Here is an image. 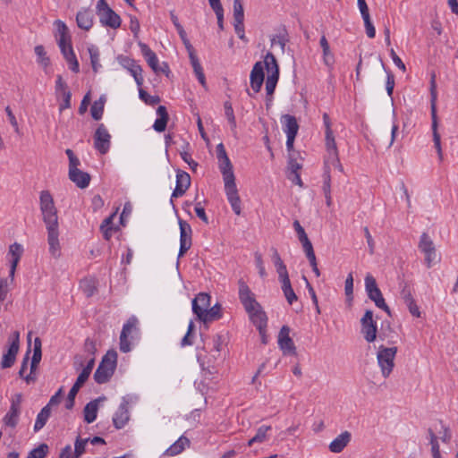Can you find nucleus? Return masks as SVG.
<instances>
[{"label":"nucleus","mask_w":458,"mask_h":458,"mask_svg":"<svg viewBox=\"0 0 458 458\" xmlns=\"http://www.w3.org/2000/svg\"><path fill=\"white\" fill-rule=\"evenodd\" d=\"M39 208L43 222L45 223L47 231V243L49 245V252L55 259H57L61 254L58 230V215L53 196L49 191H42L40 192Z\"/></svg>","instance_id":"1"},{"label":"nucleus","mask_w":458,"mask_h":458,"mask_svg":"<svg viewBox=\"0 0 458 458\" xmlns=\"http://www.w3.org/2000/svg\"><path fill=\"white\" fill-rule=\"evenodd\" d=\"M219 168L225 182V191L232 209L236 215H241V199L235 183V176L233 170V165L228 157L218 160Z\"/></svg>","instance_id":"2"},{"label":"nucleus","mask_w":458,"mask_h":458,"mask_svg":"<svg viewBox=\"0 0 458 458\" xmlns=\"http://www.w3.org/2000/svg\"><path fill=\"white\" fill-rule=\"evenodd\" d=\"M429 445L431 446L432 458H441L442 454H447L445 451H440L438 440L444 444H449L452 438L451 429L442 421L436 423L434 428L428 429Z\"/></svg>","instance_id":"3"},{"label":"nucleus","mask_w":458,"mask_h":458,"mask_svg":"<svg viewBox=\"0 0 458 458\" xmlns=\"http://www.w3.org/2000/svg\"><path fill=\"white\" fill-rule=\"evenodd\" d=\"M117 364V352L109 350L102 358L100 364L94 373V379L98 384H105L114 375Z\"/></svg>","instance_id":"4"},{"label":"nucleus","mask_w":458,"mask_h":458,"mask_svg":"<svg viewBox=\"0 0 458 458\" xmlns=\"http://www.w3.org/2000/svg\"><path fill=\"white\" fill-rule=\"evenodd\" d=\"M242 304L259 334H263L265 327H267V318L260 304L256 301L255 295L247 299Z\"/></svg>","instance_id":"5"},{"label":"nucleus","mask_w":458,"mask_h":458,"mask_svg":"<svg viewBox=\"0 0 458 458\" xmlns=\"http://www.w3.org/2000/svg\"><path fill=\"white\" fill-rule=\"evenodd\" d=\"M437 85H436V75L432 74L431 80H430V111H431V119H432V132H433V141L435 148L437 151L439 159L442 160L443 154H442V148H441V139L440 134L437 131L438 127V122H437Z\"/></svg>","instance_id":"6"},{"label":"nucleus","mask_w":458,"mask_h":458,"mask_svg":"<svg viewBox=\"0 0 458 458\" xmlns=\"http://www.w3.org/2000/svg\"><path fill=\"white\" fill-rule=\"evenodd\" d=\"M397 347L380 345L377 352V360L384 378H387L394 368Z\"/></svg>","instance_id":"7"},{"label":"nucleus","mask_w":458,"mask_h":458,"mask_svg":"<svg viewBox=\"0 0 458 458\" xmlns=\"http://www.w3.org/2000/svg\"><path fill=\"white\" fill-rule=\"evenodd\" d=\"M264 64L267 72L266 80V91L267 96H272L279 79V67L275 55L268 52L264 57Z\"/></svg>","instance_id":"8"},{"label":"nucleus","mask_w":458,"mask_h":458,"mask_svg":"<svg viewBox=\"0 0 458 458\" xmlns=\"http://www.w3.org/2000/svg\"><path fill=\"white\" fill-rule=\"evenodd\" d=\"M97 13L100 22L106 27L117 29L121 26L120 16L108 5L106 0H98Z\"/></svg>","instance_id":"9"},{"label":"nucleus","mask_w":458,"mask_h":458,"mask_svg":"<svg viewBox=\"0 0 458 458\" xmlns=\"http://www.w3.org/2000/svg\"><path fill=\"white\" fill-rule=\"evenodd\" d=\"M9 347L5 353H4L1 367L3 369L11 368L16 360V355L19 352L20 348V333L19 331H14L12 336L8 340Z\"/></svg>","instance_id":"10"},{"label":"nucleus","mask_w":458,"mask_h":458,"mask_svg":"<svg viewBox=\"0 0 458 458\" xmlns=\"http://www.w3.org/2000/svg\"><path fill=\"white\" fill-rule=\"evenodd\" d=\"M361 334L368 343H372L377 338V327L373 319V312L367 310L360 319Z\"/></svg>","instance_id":"11"},{"label":"nucleus","mask_w":458,"mask_h":458,"mask_svg":"<svg viewBox=\"0 0 458 458\" xmlns=\"http://www.w3.org/2000/svg\"><path fill=\"white\" fill-rule=\"evenodd\" d=\"M418 247L425 255V263L427 267H431L436 262L437 252L435 244L427 233H423L420 235Z\"/></svg>","instance_id":"12"},{"label":"nucleus","mask_w":458,"mask_h":458,"mask_svg":"<svg viewBox=\"0 0 458 458\" xmlns=\"http://www.w3.org/2000/svg\"><path fill=\"white\" fill-rule=\"evenodd\" d=\"M21 394H15L12 397L10 409L4 418V422L6 426L11 428H15L17 426L21 413Z\"/></svg>","instance_id":"13"},{"label":"nucleus","mask_w":458,"mask_h":458,"mask_svg":"<svg viewBox=\"0 0 458 458\" xmlns=\"http://www.w3.org/2000/svg\"><path fill=\"white\" fill-rule=\"evenodd\" d=\"M117 59L119 64L130 72L131 76L134 78L137 86L140 88L144 81L141 66L137 64L133 59H131L128 56L119 55Z\"/></svg>","instance_id":"14"},{"label":"nucleus","mask_w":458,"mask_h":458,"mask_svg":"<svg viewBox=\"0 0 458 458\" xmlns=\"http://www.w3.org/2000/svg\"><path fill=\"white\" fill-rule=\"evenodd\" d=\"M138 319L134 316L129 318L123 325L120 335V351L129 352L131 351V343L128 339L129 335L137 329Z\"/></svg>","instance_id":"15"},{"label":"nucleus","mask_w":458,"mask_h":458,"mask_svg":"<svg viewBox=\"0 0 458 458\" xmlns=\"http://www.w3.org/2000/svg\"><path fill=\"white\" fill-rule=\"evenodd\" d=\"M111 135L103 123L99 124L94 134V147L101 153L106 154L110 148Z\"/></svg>","instance_id":"16"},{"label":"nucleus","mask_w":458,"mask_h":458,"mask_svg":"<svg viewBox=\"0 0 458 458\" xmlns=\"http://www.w3.org/2000/svg\"><path fill=\"white\" fill-rule=\"evenodd\" d=\"M180 226V250L178 257H182L191 247V233L192 230L191 225L184 220L179 219Z\"/></svg>","instance_id":"17"},{"label":"nucleus","mask_w":458,"mask_h":458,"mask_svg":"<svg viewBox=\"0 0 458 458\" xmlns=\"http://www.w3.org/2000/svg\"><path fill=\"white\" fill-rule=\"evenodd\" d=\"M57 30V33L59 35L58 38V46L61 49V52L64 56L68 55V51L70 48H72V38L69 34L68 27L65 25L64 22L58 20L55 22Z\"/></svg>","instance_id":"18"},{"label":"nucleus","mask_w":458,"mask_h":458,"mask_svg":"<svg viewBox=\"0 0 458 458\" xmlns=\"http://www.w3.org/2000/svg\"><path fill=\"white\" fill-rule=\"evenodd\" d=\"M327 156L325 160L324 174L328 173L330 175V169L335 168L340 173H344V167L340 163L336 144L327 147Z\"/></svg>","instance_id":"19"},{"label":"nucleus","mask_w":458,"mask_h":458,"mask_svg":"<svg viewBox=\"0 0 458 458\" xmlns=\"http://www.w3.org/2000/svg\"><path fill=\"white\" fill-rule=\"evenodd\" d=\"M290 327L283 326L278 335V344L284 353L296 354V347L293 339L289 336Z\"/></svg>","instance_id":"20"},{"label":"nucleus","mask_w":458,"mask_h":458,"mask_svg":"<svg viewBox=\"0 0 458 458\" xmlns=\"http://www.w3.org/2000/svg\"><path fill=\"white\" fill-rule=\"evenodd\" d=\"M191 185V176L188 173L178 170L176 174V185L171 198L182 197Z\"/></svg>","instance_id":"21"},{"label":"nucleus","mask_w":458,"mask_h":458,"mask_svg":"<svg viewBox=\"0 0 458 458\" xmlns=\"http://www.w3.org/2000/svg\"><path fill=\"white\" fill-rule=\"evenodd\" d=\"M264 62H257L250 72V86L255 92H259L264 81Z\"/></svg>","instance_id":"22"},{"label":"nucleus","mask_w":458,"mask_h":458,"mask_svg":"<svg viewBox=\"0 0 458 458\" xmlns=\"http://www.w3.org/2000/svg\"><path fill=\"white\" fill-rule=\"evenodd\" d=\"M129 403L123 399L113 417V422L116 428H122L130 420Z\"/></svg>","instance_id":"23"},{"label":"nucleus","mask_w":458,"mask_h":458,"mask_svg":"<svg viewBox=\"0 0 458 458\" xmlns=\"http://www.w3.org/2000/svg\"><path fill=\"white\" fill-rule=\"evenodd\" d=\"M209 306L210 296L205 293H199L192 301V311L197 317H201Z\"/></svg>","instance_id":"24"},{"label":"nucleus","mask_w":458,"mask_h":458,"mask_svg":"<svg viewBox=\"0 0 458 458\" xmlns=\"http://www.w3.org/2000/svg\"><path fill=\"white\" fill-rule=\"evenodd\" d=\"M23 248L21 244L14 242L9 247V255L11 259L10 276L13 278L18 263L22 256Z\"/></svg>","instance_id":"25"},{"label":"nucleus","mask_w":458,"mask_h":458,"mask_svg":"<svg viewBox=\"0 0 458 458\" xmlns=\"http://www.w3.org/2000/svg\"><path fill=\"white\" fill-rule=\"evenodd\" d=\"M352 435L349 431H344L337 436L329 445V450L333 453H340L351 441Z\"/></svg>","instance_id":"26"},{"label":"nucleus","mask_w":458,"mask_h":458,"mask_svg":"<svg viewBox=\"0 0 458 458\" xmlns=\"http://www.w3.org/2000/svg\"><path fill=\"white\" fill-rule=\"evenodd\" d=\"M76 22L80 29L89 30L93 25V13L90 10L82 9L76 15Z\"/></svg>","instance_id":"27"},{"label":"nucleus","mask_w":458,"mask_h":458,"mask_svg":"<svg viewBox=\"0 0 458 458\" xmlns=\"http://www.w3.org/2000/svg\"><path fill=\"white\" fill-rule=\"evenodd\" d=\"M140 47L143 56L146 58L148 64L156 73H159L158 58L155 52H153L146 44L140 43Z\"/></svg>","instance_id":"28"},{"label":"nucleus","mask_w":458,"mask_h":458,"mask_svg":"<svg viewBox=\"0 0 458 458\" xmlns=\"http://www.w3.org/2000/svg\"><path fill=\"white\" fill-rule=\"evenodd\" d=\"M157 114L158 118L155 121L153 129L157 132H163L165 131L169 120L166 107L165 106H159L157 109Z\"/></svg>","instance_id":"29"},{"label":"nucleus","mask_w":458,"mask_h":458,"mask_svg":"<svg viewBox=\"0 0 458 458\" xmlns=\"http://www.w3.org/2000/svg\"><path fill=\"white\" fill-rule=\"evenodd\" d=\"M69 178L81 189L88 187L90 182V175L80 169L72 170V173H69Z\"/></svg>","instance_id":"30"},{"label":"nucleus","mask_w":458,"mask_h":458,"mask_svg":"<svg viewBox=\"0 0 458 458\" xmlns=\"http://www.w3.org/2000/svg\"><path fill=\"white\" fill-rule=\"evenodd\" d=\"M88 379H86L84 377V376H81V375L78 376L75 383L73 384V386H72V388L69 391L68 397H67V400L65 403L66 409H68V410L72 409V407L74 406L75 396L78 394L81 387L85 384V382Z\"/></svg>","instance_id":"31"},{"label":"nucleus","mask_w":458,"mask_h":458,"mask_svg":"<svg viewBox=\"0 0 458 458\" xmlns=\"http://www.w3.org/2000/svg\"><path fill=\"white\" fill-rule=\"evenodd\" d=\"M270 426L262 425L257 429L256 434L249 439L248 445L253 446L256 444H261L269 439L268 432L271 431Z\"/></svg>","instance_id":"32"},{"label":"nucleus","mask_w":458,"mask_h":458,"mask_svg":"<svg viewBox=\"0 0 458 458\" xmlns=\"http://www.w3.org/2000/svg\"><path fill=\"white\" fill-rule=\"evenodd\" d=\"M190 440L182 436L177 441H175L169 448L165 452V454L168 456H174L180 454L186 447H189Z\"/></svg>","instance_id":"33"},{"label":"nucleus","mask_w":458,"mask_h":458,"mask_svg":"<svg viewBox=\"0 0 458 458\" xmlns=\"http://www.w3.org/2000/svg\"><path fill=\"white\" fill-rule=\"evenodd\" d=\"M282 121L284 123V131L286 135L296 136L299 130V124L296 118L291 114H284L282 116Z\"/></svg>","instance_id":"34"},{"label":"nucleus","mask_w":458,"mask_h":458,"mask_svg":"<svg viewBox=\"0 0 458 458\" xmlns=\"http://www.w3.org/2000/svg\"><path fill=\"white\" fill-rule=\"evenodd\" d=\"M41 356H42L41 349H39L38 347H34L33 356H32V360H31V362H30V372L25 377V381L28 384H30L31 382H34L36 380V377L34 375V372H35V370H36V369L38 367V364L41 360Z\"/></svg>","instance_id":"35"},{"label":"nucleus","mask_w":458,"mask_h":458,"mask_svg":"<svg viewBox=\"0 0 458 458\" xmlns=\"http://www.w3.org/2000/svg\"><path fill=\"white\" fill-rule=\"evenodd\" d=\"M98 401H99V399H96V400H93V401L88 403L85 405V407L83 409V413H84V420L87 423H92L96 420L98 410Z\"/></svg>","instance_id":"36"},{"label":"nucleus","mask_w":458,"mask_h":458,"mask_svg":"<svg viewBox=\"0 0 458 458\" xmlns=\"http://www.w3.org/2000/svg\"><path fill=\"white\" fill-rule=\"evenodd\" d=\"M222 317L221 314V307L219 304H216L211 308H208L204 313L201 314V317H198L200 321L204 323L214 321L219 319Z\"/></svg>","instance_id":"37"},{"label":"nucleus","mask_w":458,"mask_h":458,"mask_svg":"<svg viewBox=\"0 0 458 458\" xmlns=\"http://www.w3.org/2000/svg\"><path fill=\"white\" fill-rule=\"evenodd\" d=\"M368 294V297L374 301L375 305L385 310L389 316H391V310L388 307V305L386 303L385 301V299L382 295V293L380 291V289H377V290H375V291H372Z\"/></svg>","instance_id":"38"},{"label":"nucleus","mask_w":458,"mask_h":458,"mask_svg":"<svg viewBox=\"0 0 458 458\" xmlns=\"http://www.w3.org/2000/svg\"><path fill=\"white\" fill-rule=\"evenodd\" d=\"M189 58L198 81L204 88H206L207 83L205 74L197 55H194Z\"/></svg>","instance_id":"39"},{"label":"nucleus","mask_w":458,"mask_h":458,"mask_svg":"<svg viewBox=\"0 0 458 458\" xmlns=\"http://www.w3.org/2000/svg\"><path fill=\"white\" fill-rule=\"evenodd\" d=\"M319 44L323 50V61L327 66L331 67L335 62V58L330 51L329 43L325 36L321 37Z\"/></svg>","instance_id":"40"},{"label":"nucleus","mask_w":458,"mask_h":458,"mask_svg":"<svg viewBox=\"0 0 458 458\" xmlns=\"http://www.w3.org/2000/svg\"><path fill=\"white\" fill-rule=\"evenodd\" d=\"M51 410L49 407L45 406L42 408L40 412L38 414L36 422L34 425V430L37 432L40 430L47 423L48 418L50 417Z\"/></svg>","instance_id":"41"},{"label":"nucleus","mask_w":458,"mask_h":458,"mask_svg":"<svg viewBox=\"0 0 458 458\" xmlns=\"http://www.w3.org/2000/svg\"><path fill=\"white\" fill-rule=\"evenodd\" d=\"M323 193L326 199V205L329 208L332 206L331 197V175L328 173L323 174Z\"/></svg>","instance_id":"42"},{"label":"nucleus","mask_w":458,"mask_h":458,"mask_svg":"<svg viewBox=\"0 0 458 458\" xmlns=\"http://www.w3.org/2000/svg\"><path fill=\"white\" fill-rule=\"evenodd\" d=\"M106 98L104 97H100L98 100L95 101L93 105L91 106V116L94 120H100L103 112H104V106H105Z\"/></svg>","instance_id":"43"},{"label":"nucleus","mask_w":458,"mask_h":458,"mask_svg":"<svg viewBox=\"0 0 458 458\" xmlns=\"http://www.w3.org/2000/svg\"><path fill=\"white\" fill-rule=\"evenodd\" d=\"M323 122L326 127V145L327 147L333 146L336 143L335 140L333 131L331 129V120L327 113L323 114Z\"/></svg>","instance_id":"44"},{"label":"nucleus","mask_w":458,"mask_h":458,"mask_svg":"<svg viewBox=\"0 0 458 458\" xmlns=\"http://www.w3.org/2000/svg\"><path fill=\"white\" fill-rule=\"evenodd\" d=\"M288 40L289 39L287 31L285 29H283L282 30L279 31V33H277L271 38V45L272 47L278 45L280 47L281 51L284 53L285 45L288 42Z\"/></svg>","instance_id":"45"},{"label":"nucleus","mask_w":458,"mask_h":458,"mask_svg":"<svg viewBox=\"0 0 458 458\" xmlns=\"http://www.w3.org/2000/svg\"><path fill=\"white\" fill-rule=\"evenodd\" d=\"M89 57H90V64L92 66V70L94 72H98L99 68L101 67V64L99 63V51L98 48L95 46H90L88 48Z\"/></svg>","instance_id":"46"},{"label":"nucleus","mask_w":458,"mask_h":458,"mask_svg":"<svg viewBox=\"0 0 458 458\" xmlns=\"http://www.w3.org/2000/svg\"><path fill=\"white\" fill-rule=\"evenodd\" d=\"M89 441V438L82 439L80 437H77L74 443V458H79L86 452Z\"/></svg>","instance_id":"47"},{"label":"nucleus","mask_w":458,"mask_h":458,"mask_svg":"<svg viewBox=\"0 0 458 458\" xmlns=\"http://www.w3.org/2000/svg\"><path fill=\"white\" fill-rule=\"evenodd\" d=\"M81 287L87 297H91L97 291L96 282L93 279L82 280Z\"/></svg>","instance_id":"48"},{"label":"nucleus","mask_w":458,"mask_h":458,"mask_svg":"<svg viewBox=\"0 0 458 458\" xmlns=\"http://www.w3.org/2000/svg\"><path fill=\"white\" fill-rule=\"evenodd\" d=\"M239 284V299L241 302H243L247 299H250L254 295V293L251 292L250 287L247 285V284L242 280L240 279L238 282Z\"/></svg>","instance_id":"49"},{"label":"nucleus","mask_w":458,"mask_h":458,"mask_svg":"<svg viewBox=\"0 0 458 458\" xmlns=\"http://www.w3.org/2000/svg\"><path fill=\"white\" fill-rule=\"evenodd\" d=\"M48 445L47 444H40L38 447L32 449L27 458H45L48 453Z\"/></svg>","instance_id":"50"},{"label":"nucleus","mask_w":458,"mask_h":458,"mask_svg":"<svg viewBox=\"0 0 458 458\" xmlns=\"http://www.w3.org/2000/svg\"><path fill=\"white\" fill-rule=\"evenodd\" d=\"M244 21L243 6L240 0H233V22L241 23Z\"/></svg>","instance_id":"51"},{"label":"nucleus","mask_w":458,"mask_h":458,"mask_svg":"<svg viewBox=\"0 0 458 458\" xmlns=\"http://www.w3.org/2000/svg\"><path fill=\"white\" fill-rule=\"evenodd\" d=\"M35 54L38 58V63L44 67L47 68L50 64V60L47 56V53L43 46H36L35 47Z\"/></svg>","instance_id":"52"},{"label":"nucleus","mask_w":458,"mask_h":458,"mask_svg":"<svg viewBox=\"0 0 458 458\" xmlns=\"http://www.w3.org/2000/svg\"><path fill=\"white\" fill-rule=\"evenodd\" d=\"M139 95H140V98L142 101H144L147 105H149V106H155L161 101V99L158 96H157V95L151 96L142 89H140Z\"/></svg>","instance_id":"53"},{"label":"nucleus","mask_w":458,"mask_h":458,"mask_svg":"<svg viewBox=\"0 0 458 458\" xmlns=\"http://www.w3.org/2000/svg\"><path fill=\"white\" fill-rule=\"evenodd\" d=\"M64 57L65 58L66 62L69 64L70 69L73 72H79V71H80L79 62L76 58L73 49L70 48L68 51V55H66Z\"/></svg>","instance_id":"54"},{"label":"nucleus","mask_w":458,"mask_h":458,"mask_svg":"<svg viewBox=\"0 0 458 458\" xmlns=\"http://www.w3.org/2000/svg\"><path fill=\"white\" fill-rule=\"evenodd\" d=\"M65 153L69 158V173H72V170H78V166L81 162L79 158L74 155L73 151L70 148L65 150Z\"/></svg>","instance_id":"55"},{"label":"nucleus","mask_w":458,"mask_h":458,"mask_svg":"<svg viewBox=\"0 0 458 458\" xmlns=\"http://www.w3.org/2000/svg\"><path fill=\"white\" fill-rule=\"evenodd\" d=\"M400 294H401V298L403 299L404 303H406V302L411 303V301L413 300L412 289L408 284V283L403 284Z\"/></svg>","instance_id":"56"},{"label":"nucleus","mask_w":458,"mask_h":458,"mask_svg":"<svg viewBox=\"0 0 458 458\" xmlns=\"http://www.w3.org/2000/svg\"><path fill=\"white\" fill-rule=\"evenodd\" d=\"M301 243L303 250H304V252H305V254L307 256V259H315L316 255H315V252H314V250H313L312 243L310 241V239L306 238V239L301 241Z\"/></svg>","instance_id":"57"},{"label":"nucleus","mask_w":458,"mask_h":458,"mask_svg":"<svg viewBox=\"0 0 458 458\" xmlns=\"http://www.w3.org/2000/svg\"><path fill=\"white\" fill-rule=\"evenodd\" d=\"M224 106H225V116H226L229 123L231 124V126L233 128H235L236 127V121H235V116H234L233 110L231 103L226 101Z\"/></svg>","instance_id":"58"},{"label":"nucleus","mask_w":458,"mask_h":458,"mask_svg":"<svg viewBox=\"0 0 458 458\" xmlns=\"http://www.w3.org/2000/svg\"><path fill=\"white\" fill-rule=\"evenodd\" d=\"M60 94L63 98V102L59 106V111L63 112L64 109L71 107L72 93L70 90H64Z\"/></svg>","instance_id":"59"},{"label":"nucleus","mask_w":458,"mask_h":458,"mask_svg":"<svg viewBox=\"0 0 458 458\" xmlns=\"http://www.w3.org/2000/svg\"><path fill=\"white\" fill-rule=\"evenodd\" d=\"M344 292L345 295L347 296L349 301L352 300V293H353V277L352 273L348 275L345 280V285H344Z\"/></svg>","instance_id":"60"},{"label":"nucleus","mask_w":458,"mask_h":458,"mask_svg":"<svg viewBox=\"0 0 458 458\" xmlns=\"http://www.w3.org/2000/svg\"><path fill=\"white\" fill-rule=\"evenodd\" d=\"M254 257H255V263H256V267L259 270V274L261 277H265L267 276V273H266V269H265V267H264V262H263V259H262V255L259 252H255L254 254Z\"/></svg>","instance_id":"61"},{"label":"nucleus","mask_w":458,"mask_h":458,"mask_svg":"<svg viewBox=\"0 0 458 458\" xmlns=\"http://www.w3.org/2000/svg\"><path fill=\"white\" fill-rule=\"evenodd\" d=\"M365 288H366L367 293L379 289L377 287L376 279L371 275H367L365 277Z\"/></svg>","instance_id":"62"},{"label":"nucleus","mask_w":458,"mask_h":458,"mask_svg":"<svg viewBox=\"0 0 458 458\" xmlns=\"http://www.w3.org/2000/svg\"><path fill=\"white\" fill-rule=\"evenodd\" d=\"M301 168V165L297 162L296 158L293 157V154H289V159H288V169L290 171L289 174L299 173V170Z\"/></svg>","instance_id":"63"},{"label":"nucleus","mask_w":458,"mask_h":458,"mask_svg":"<svg viewBox=\"0 0 458 458\" xmlns=\"http://www.w3.org/2000/svg\"><path fill=\"white\" fill-rule=\"evenodd\" d=\"M394 87V76L390 71H386V88L387 91V95L391 97L393 95Z\"/></svg>","instance_id":"64"}]
</instances>
